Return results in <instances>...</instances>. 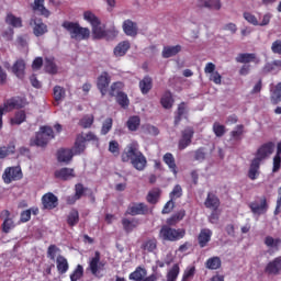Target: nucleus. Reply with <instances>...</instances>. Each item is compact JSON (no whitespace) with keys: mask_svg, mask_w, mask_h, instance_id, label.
Masks as SVG:
<instances>
[{"mask_svg":"<svg viewBox=\"0 0 281 281\" xmlns=\"http://www.w3.org/2000/svg\"><path fill=\"white\" fill-rule=\"evenodd\" d=\"M274 148H276V144H273V142H268L261 145L257 149L255 154V158L250 161V166L247 175L248 179H250L251 181H256V179L260 177V166L262 161L267 159V157H269L270 155H273Z\"/></svg>","mask_w":281,"mask_h":281,"instance_id":"1","label":"nucleus"},{"mask_svg":"<svg viewBox=\"0 0 281 281\" xmlns=\"http://www.w3.org/2000/svg\"><path fill=\"white\" fill-rule=\"evenodd\" d=\"M121 161L123 164H132L135 170L142 171L146 168V156L139 150V144L137 142L130 143L121 155Z\"/></svg>","mask_w":281,"mask_h":281,"instance_id":"2","label":"nucleus"},{"mask_svg":"<svg viewBox=\"0 0 281 281\" xmlns=\"http://www.w3.org/2000/svg\"><path fill=\"white\" fill-rule=\"evenodd\" d=\"M61 27L66 29L75 41H87L91 36V31L88 27L80 26L78 22L65 21Z\"/></svg>","mask_w":281,"mask_h":281,"instance_id":"3","label":"nucleus"},{"mask_svg":"<svg viewBox=\"0 0 281 281\" xmlns=\"http://www.w3.org/2000/svg\"><path fill=\"white\" fill-rule=\"evenodd\" d=\"M122 89H124L122 81L113 82L110 87L109 95L110 98H115L121 109H128L131 106V100H128V94L122 91Z\"/></svg>","mask_w":281,"mask_h":281,"instance_id":"4","label":"nucleus"},{"mask_svg":"<svg viewBox=\"0 0 281 281\" xmlns=\"http://www.w3.org/2000/svg\"><path fill=\"white\" fill-rule=\"evenodd\" d=\"M158 236L160 240L177 243V240L186 238V231L183 228H172V226L166 224L161 226Z\"/></svg>","mask_w":281,"mask_h":281,"instance_id":"5","label":"nucleus"},{"mask_svg":"<svg viewBox=\"0 0 281 281\" xmlns=\"http://www.w3.org/2000/svg\"><path fill=\"white\" fill-rule=\"evenodd\" d=\"M83 19L92 26V36L93 38H106V30H104L100 18L93 14L91 11H86L83 13Z\"/></svg>","mask_w":281,"mask_h":281,"instance_id":"6","label":"nucleus"},{"mask_svg":"<svg viewBox=\"0 0 281 281\" xmlns=\"http://www.w3.org/2000/svg\"><path fill=\"white\" fill-rule=\"evenodd\" d=\"M149 212L148 204L144 202H132L127 205L125 216H146Z\"/></svg>","mask_w":281,"mask_h":281,"instance_id":"7","label":"nucleus"},{"mask_svg":"<svg viewBox=\"0 0 281 281\" xmlns=\"http://www.w3.org/2000/svg\"><path fill=\"white\" fill-rule=\"evenodd\" d=\"M21 179H23L21 167H8L2 173V180L7 186H10L12 181H21Z\"/></svg>","mask_w":281,"mask_h":281,"instance_id":"8","label":"nucleus"},{"mask_svg":"<svg viewBox=\"0 0 281 281\" xmlns=\"http://www.w3.org/2000/svg\"><path fill=\"white\" fill-rule=\"evenodd\" d=\"M109 85H111V76L106 71L101 72L97 79V88L102 98L109 93Z\"/></svg>","mask_w":281,"mask_h":281,"instance_id":"9","label":"nucleus"},{"mask_svg":"<svg viewBox=\"0 0 281 281\" xmlns=\"http://www.w3.org/2000/svg\"><path fill=\"white\" fill-rule=\"evenodd\" d=\"M192 137H194V128L193 127H186L181 132V138L178 142V148L180 150H186L190 144H192Z\"/></svg>","mask_w":281,"mask_h":281,"instance_id":"10","label":"nucleus"},{"mask_svg":"<svg viewBox=\"0 0 281 281\" xmlns=\"http://www.w3.org/2000/svg\"><path fill=\"white\" fill-rule=\"evenodd\" d=\"M0 218L3 221L1 225L3 234H10V231L16 227L14 220L12 218V213H10L8 210L0 212Z\"/></svg>","mask_w":281,"mask_h":281,"instance_id":"11","label":"nucleus"},{"mask_svg":"<svg viewBox=\"0 0 281 281\" xmlns=\"http://www.w3.org/2000/svg\"><path fill=\"white\" fill-rule=\"evenodd\" d=\"M25 106V100L21 97H12L8 99L3 103V111L9 113L10 111H14V109H23Z\"/></svg>","mask_w":281,"mask_h":281,"instance_id":"12","label":"nucleus"},{"mask_svg":"<svg viewBox=\"0 0 281 281\" xmlns=\"http://www.w3.org/2000/svg\"><path fill=\"white\" fill-rule=\"evenodd\" d=\"M30 25H34L33 26V34L34 36H44V34H47L48 30H47V24H45L43 22V19L41 18H32L30 20Z\"/></svg>","mask_w":281,"mask_h":281,"instance_id":"13","label":"nucleus"},{"mask_svg":"<svg viewBox=\"0 0 281 281\" xmlns=\"http://www.w3.org/2000/svg\"><path fill=\"white\" fill-rule=\"evenodd\" d=\"M42 205L43 210H54L58 207V196L54 195V193L48 192L42 196Z\"/></svg>","mask_w":281,"mask_h":281,"instance_id":"14","label":"nucleus"},{"mask_svg":"<svg viewBox=\"0 0 281 281\" xmlns=\"http://www.w3.org/2000/svg\"><path fill=\"white\" fill-rule=\"evenodd\" d=\"M123 32L126 36H131L132 38H135L137 34H139V26L136 24V22H133V20H125L122 25Z\"/></svg>","mask_w":281,"mask_h":281,"instance_id":"15","label":"nucleus"},{"mask_svg":"<svg viewBox=\"0 0 281 281\" xmlns=\"http://www.w3.org/2000/svg\"><path fill=\"white\" fill-rule=\"evenodd\" d=\"M265 273H267V276H280L281 257H277L272 261H269L265 268Z\"/></svg>","mask_w":281,"mask_h":281,"instance_id":"16","label":"nucleus"},{"mask_svg":"<svg viewBox=\"0 0 281 281\" xmlns=\"http://www.w3.org/2000/svg\"><path fill=\"white\" fill-rule=\"evenodd\" d=\"M236 63H240L241 65H249V63H255L258 65L260 63V59L258 58V55L256 53H239L236 58Z\"/></svg>","mask_w":281,"mask_h":281,"instance_id":"17","label":"nucleus"},{"mask_svg":"<svg viewBox=\"0 0 281 281\" xmlns=\"http://www.w3.org/2000/svg\"><path fill=\"white\" fill-rule=\"evenodd\" d=\"M162 161L168 166L170 172H172L173 177L179 175V168L177 167V160L175 159V155L172 153H166L162 156Z\"/></svg>","mask_w":281,"mask_h":281,"instance_id":"18","label":"nucleus"},{"mask_svg":"<svg viewBox=\"0 0 281 281\" xmlns=\"http://www.w3.org/2000/svg\"><path fill=\"white\" fill-rule=\"evenodd\" d=\"M72 155H82L87 150V143H85V134H78L72 147Z\"/></svg>","mask_w":281,"mask_h":281,"instance_id":"19","label":"nucleus"},{"mask_svg":"<svg viewBox=\"0 0 281 281\" xmlns=\"http://www.w3.org/2000/svg\"><path fill=\"white\" fill-rule=\"evenodd\" d=\"M33 12H38L41 16H44L45 19H49L52 15V12L45 8V0H34L32 4Z\"/></svg>","mask_w":281,"mask_h":281,"instance_id":"20","label":"nucleus"},{"mask_svg":"<svg viewBox=\"0 0 281 281\" xmlns=\"http://www.w3.org/2000/svg\"><path fill=\"white\" fill-rule=\"evenodd\" d=\"M131 49V42L128 40L120 42L113 49L116 58H122Z\"/></svg>","mask_w":281,"mask_h":281,"instance_id":"21","label":"nucleus"},{"mask_svg":"<svg viewBox=\"0 0 281 281\" xmlns=\"http://www.w3.org/2000/svg\"><path fill=\"white\" fill-rule=\"evenodd\" d=\"M74 159V150L69 148H60L57 151V161L59 164H69Z\"/></svg>","mask_w":281,"mask_h":281,"instance_id":"22","label":"nucleus"},{"mask_svg":"<svg viewBox=\"0 0 281 281\" xmlns=\"http://www.w3.org/2000/svg\"><path fill=\"white\" fill-rule=\"evenodd\" d=\"M12 74L16 76L20 80H23L25 78V60L24 59H18L12 66Z\"/></svg>","mask_w":281,"mask_h":281,"instance_id":"23","label":"nucleus"},{"mask_svg":"<svg viewBox=\"0 0 281 281\" xmlns=\"http://www.w3.org/2000/svg\"><path fill=\"white\" fill-rule=\"evenodd\" d=\"M252 214H265L267 212L269 205L267 204V198H261L260 203L252 202L249 205Z\"/></svg>","mask_w":281,"mask_h":281,"instance_id":"24","label":"nucleus"},{"mask_svg":"<svg viewBox=\"0 0 281 281\" xmlns=\"http://www.w3.org/2000/svg\"><path fill=\"white\" fill-rule=\"evenodd\" d=\"M55 179H60L61 181H69V179L76 177L74 169L64 167L55 171Z\"/></svg>","mask_w":281,"mask_h":281,"instance_id":"25","label":"nucleus"},{"mask_svg":"<svg viewBox=\"0 0 281 281\" xmlns=\"http://www.w3.org/2000/svg\"><path fill=\"white\" fill-rule=\"evenodd\" d=\"M138 87L140 89V92L143 95H147V93H150V90L153 89V78L150 76H145L138 83Z\"/></svg>","mask_w":281,"mask_h":281,"instance_id":"26","label":"nucleus"},{"mask_svg":"<svg viewBox=\"0 0 281 281\" xmlns=\"http://www.w3.org/2000/svg\"><path fill=\"white\" fill-rule=\"evenodd\" d=\"M146 276H148L146 268L138 266L134 272L130 273L128 278L134 281H146Z\"/></svg>","mask_w":281,"mask_h":281,"instance_id":"27","label":"nucleus"},{"mask_svg":"<svg viewBox=\"0 0 281 281\" xmlns=\"http://www.w3.org/2000/svg\"><path fill=\"white\" fill-rule=\"evenodd\" d=\"M121 223L124 232H126V234H131V232H133V229H135L137 225H139V220L137 218L130 220V218L123 217Z\"/></svg>","mask_w":281,"mask_h":281,"instance_id":"28","label":"nucleus"},{"mask_svg":"<svg viewBox=\"0 0 281 281\" xmlns=\"http://www.w3.org/2000/svg\"><path fill=\"white\" fill-rule=\"evenodd\" d=\"M66 223L68 225V227H76V225H78V223H80V213L78 212V210L72 209L67 217H66Z\"/></svg>","mask_w":281,"mask_h":281,"instance_id":"29","label":"nucleus"},{"mask_svg":"<svg viewBox=\"0 0 281 281\" xmlns=\"http://www.w3.org/2000/svg\"><path fill=\"white\" fill-rule=\"evenodd\" d=\"M57 265V271L60 276H65L67 271H69V262L67 261V258L59 255L56 259Z\"/></svg>","mask_w":281,"mask_h":281,"instance_id":"30","label":"nucleus"},{"mask_svg":"<svg viewBox=\"0 0 281 281\" xmlns=\"http://www.w3.org/2000/svg\"><path fill=\"white\" fill-rule=\"evenodd\" d=\"M89 269L92 276H98V271L100 269V251H95L94 257L90 259Z\"/></svg>","mask_w":281,"mask_h":281,"instance_id":"31","label":"nucleus"},{"mask_svg":"<svg viewBox=\"0 0 281 281\" xmlns=\"http://www.w3.org/2000/svg\"><path fill=\"white\" fill-rule=\"evenodd\" d=\"M160 104L162 106V109H172L173 104H175V99L172 98V92L170 91H166L161 99H160Z\"/></svg>","mask_w":281,"mask_h":281,"instance_id":"32","label":"nucleus"},{"mask_svg":"<svg viewBox=\"0 0 281 281\" xmlns=\"http://www.w3.org/2000/svg\"><path fill=\"white\" fill-rule=\"evenodd\" d=\"M181 52V45L176 46H165L162 49V58H172Z\"/></svg>","mask_w":281,"mask_h":281,"instance_id":"33","label":"nucleus"},{"mask_svg":"<svg viewBox=\"0 0 281 281\" xmlns=\"http://www.w3.org/2000/svg\"><path fill=\"white\" fill-rule=\"evenodd\" d=\"M181 273V267L179 263H175L168 271H167V280L166 281H177L179 274Z\"/></svg>","mask_w":281,"mask_h":281,"instance_id":"34","label":"nucleus"},{"mask_svg":"<svg viewBox=\"0 0 281 281\" xmlns=\"http://www.w3.org/2000/svg\"><path fill=\"white\" fill-rule=\"evenodd\" d=\"M183 218H186V210H180L176 214L167 218V225L175 227V225H177V223H179L180 221H183Z\"/></svg>","mask_w":281,"mask_h":281,"instance_id":"35","label":"nucleus"},{"mask_svg":"<svg viewBox=\"0 0 281 281\" xmlns=\"http://www.w3.org/2000/svg\"><path fill=\"white\" fill-rule=\"evenodd\" d=\"M7 25H11V27H23V20L21 18H16L12 13H8L5 16Z\"/></svg>","mask_w":281,"mask_h":281,"instance_id":"36","label":"nucleus"},{"mask_svg":"<svg viewBox=\"0 0 281 281\" xmlns=\"http://www.w3.org/2000/svg\"><path fill=\"white\" fill-rule=\"evenodd\" d=\"M243 135H245V125H236V127L231 132V139H233V142H240V139H243Z\"/></svg>","mask_w":281,"mask_h":281,"instance_id":"37","label":"nucleus"},{"mask_svg":"<svg viewBox=\"0 0 281 281\" xmlns=\"http://www.w3.org/2000/svg\"><path fill=\"white\" fill-rule=\"evenodd\" d=\"M140 124H142V119H139V116L137 115L130 116L126 122V126L131 132L137 131Z\"/></svg>","mask_w":281,"mask_h":281,"instance_id":"38","label":"nucleus"},{"mask_svg":"<svg viewBox=\"0 0 281 281\" xmlns=\"http://www.w3.org/2000/svg\"><path fill=\"white\" fill-rule=\"evenodd\" d=\"M53 95L56 102L55 104H59L60 102H63V100H65V95H66L65 88L60 86H55L53 89Z\"/></svg>","mask_w":281,"mask_h":281,"instance_id":"39","label":"nucleus"},{"mask_svg":"<svg viewBox=\"0 0 281 281\" xmlns=\"http://www.w3.org/2000/svg\"><path fill=\"white\" fill-rule=\"evenodd\" d=\"M161 196V189L156 188L148 192L147 194V203H150L151 205H156L158 203L159 198Z\"/></svg>","mask_w":281,"mask_h":281,"instance_id":"40","label":"nucleus"},{"mask_svg":"<svg viewBox=\"0 0 281 281\" xmlns=\"http://www.w3.org/2000/svg\"><path fill=\"white\" fill-rule=\"evenodd\" d=\"M15 150L16 146H14L13 143L0 147V159H5V157H10V155H14Z\"/></svg>","mask_w":281,"mask_h":281,"instance_id":"41","label":"nucleus"},{"mask_svg":"<svg viewBox=\"0 0 281 281\" xmlns=\"http://www.w3.org/2000/svg\"><path fill=\"white\" fill-rule=\"evenodd\" d=\"M44 69L46 74L56 75L58 74V67L56 66V63H54V59L52 58H45Z\"/></svg>","mask_w":281,"mask_h":281,"instance_id":"42","label":"nucleus"},{"mask_svg":"<svg viewBox=\"0 0 281 281\" xmlns=\"http://www.w3.org/2000/svg\"><path fill=\"white\" fill-rule=\"evenodd\" d=\"M221 205V200H218V198L216 196H212V221H218V216H221V211L218 210Z\"/></svg>","mask_w":281,"mask_h":281,"instance_id":"43","label":"nucleus"},{"mask_svg":"<svg viewBox=\"0 0 281 281\" xmlns=\"http://www.w3.org/2000/svg\"><path fill=\"white\" fill-rule=\"evenodd\" d=\"M270 100L272 104H280L281 102V82L277 83L274 89L271 91Z\"/></svg>","mask_w":281,"mask_h":281,"instance_id":"44","label":"nucleus"},{"mask_svg":"<svg viewBox=\"0 0 281 281\" xmlns=\"http://www.w3.org/2000/svg\"><path fill=\"white\" fill-rule=\"evenodd\" d=\"M196 276V267L189 266L184 269L181 281H191Z\"/></svg>","mask_w":281,"mask_h":281,"instance_id":"45","label":"nucleus"},{"mask_svg":"<svg viewBox=\"0 0 281 281\" xmlns=\"http://www.w3.org/2000/svg\"><path fill=\"white\" fill-rule=\"evenodd\" d=\"M212 238V236L210 235V231L207 229H202L198 236V240H199V245L200 247H206L209 240Z\"/></svg>","mask_w":281,"mask_h":281,"instance_id":"46","label":"nucleus"},{"mask_svg":"<svg viewBox=\"0 0 281 281\" xmlns=\"http://www.w3.org/2000/svg\"><path fill=\"white\" fill-rule=\"evenodd\" d=\"M93 122H95L93 114H87L80 119L79 126H81V128H91V126H93Z\"/></svg>","mask_w":281,"mask_h":281,"instance_id":"47","label":"nucleus"},{"mask_svg":"<svg viewBox=\"0 0 281 281\" xmlns=\"http://www.w3.org/2000/svg\"><path fill=\"white\" fill-rule=\"evenodd\" d=\"M140 248L143 251L153 252L155 249H157V239H147L142 244Z\"/></svg>","mask_w":281,"mask_h":281,"instance_id":"48","label":"nucleus"},{"mask_svg":"<svg viewBox=\"0 0 281 281\" xmlns=\"http://www.w3.org/2000/svg\"><path fill=\"white\" fill-rule=\"evenodd\" d=\"M183 196V189L181 184H176L172 191L169 193V198L171 201H177V199H181Z\"/></svg>","mask_w":281,"mask_h":281,"instance_id":"49","label":"nucleus"},{"mask_svg":"<svg viewBox=\"0 0 281 281\" xmlns=\"http://www.w3.org/2000/svg\"><path fill=\"white\" fill-rule=\"evenodd\" d=\"M27 115L25 114V111L21 110L18 111L13 119H11V124H16L18 126L23 124L25 122Z\"/></svg>","mask_w":281,"mask_h":281,"instance_id":"50","label":"nucleus"},{"mask_svg":"<svg viewBox=\"0 0 281 281\" xmlns=\"http://www.w3.org/2000/svg\"><path fill=\"white\" fill-rule=\"evenodd\" d=\"M34 144L35 146H41L42 148H45V146L49 144V138L45 137V134L38 132L35 136Z\"/></svg>","mask_w":281,"mask_h":281,"instance_id":"51","label":"nucleus"},{"mask_svg":"<svg viewBox=\"0 0 281 281\" xmlns=\"http://www.w3.org/2000/svg\"><path fill=\"white\" fill-rule=\"evenodd\" d=\"M85 276V268L82 265H78L74 272L70 274V281H78Z\"/></svg>","mask_w":281,"mask_h":281,"instance_id":"52","label":"nucleus"},{"mask_svg":"<svg viewBox=\"0 0 281 281\" xmlns=\"http://www.w3.org/2000/svg\"><path fill=\"white\" fill-rule=\"evenodd\" d=\"M111 128H113V119L108 117L104 120L101 127V135H109L111 133Z\"/></svg>","mask_w":281,"mask_h":281,"instance_id":"53","label":"nucleus"},{"mask_svg":"<svg viewBox=\"0 0 281 281\" xmlns=\"http://www.w3.org/2000/svg\"><path fill=\"white\" fill-rule=\"evenodd\" d=\"M109 151L114 155V157H120V143L117 140H111L109 143Z\"/></svg>","mask_w":281,"mask_h":281,"instance_id":"54","label":"nucleus"},{"mask_svg":"<svg viewBox=\"0 0 281 281\" xmlns=\"http://www.w3.org/2000/svg\"><path fill=\"white\" fill-rule=\"evenodd\" d=\"M60 248H58L56 245H50L47 248V258L49 260H56V254H59Z\"/></svg>","mask_w":281,"mask_h":281,"instance_id":"55","label":"nucleus"},{"mask_svg":"<svg viewBox=\"0 0 281 281\" xmlns=\"http://www.w3.org/2000/svg\"><path fill=\"white\" fill-rule=\"evenodd\" d=\"M243 16L245 21H247V23H250V25H255V26L259 25L258 18H256V15H254L252 13L244 12Z\"/></svg>","mask_w":281,"mask_h":281,"instance_id":"56","label":"nucleus"},{"mask_svg":"<svg viewBox=\"0 0 281 281\" xmlns=\"http://www.w3.org/2000/svg\"><path fill=\"white\" fill-rule=\"evenodd\" d=\"M85 192H87V188H85V184L77 183L75 186V195L77 199H82V196H85Z\"/></svg>","mask_w":281,"mask_h":281,"instance_id":"57","label":"nucleus"},{"mask_svg":"<svg viewBox=\"0 0 281 281\" xmlns=\"http://www.w3.org/2000/svg\"><path fill=\"white\" fill-rule=\"evenodd\" d=\"M213 132L215 133L216 137H223L225 135V125L214 123L213 124Z\"/></svg>","mask_w":281,"mask_h":281,"instance_id":"58","label":"nucleus"},{"mask_svg":"<svg viewBox=\"0 0 281 281\" xmlns=\"http://www.w3.org/2000/svg\"><path fill=\"white\" fill-rule=\"evenodd\" d=\"M206 155L207 154L205 153V148L200 147L194 151V159L195 161H205Z\"/></svg>","mask_w":281,"mask_h":281,"instance_id":"59","label":"nucleus"},{"mask_svg":"<svg viewBox=\"0 0 281 281\" xmlns=\"http://www.w3.org/2000/svg\"><path fill=\"white\" fill-rule=\"evenodd\" d=\"M47 139H54V130L50 126H42L41 132Z\"/></svg>","mask_w":281,"mask_h":281,"instance_id":"60","label":"nucleus"},{"mask_svg":"<svg viewBox=\"0 0 281 281\" xmlns=\"http://www.w3.org/2000/svg\"><path fill=\"white\" fill-rule=\"evenodd\" d=\"M280 243H281V239L280 238H273V237H271V236H267L266 238H265V245L267 246V247H278V245H280Z\"/></svg>","mask_w":281,"mask_h":281,"instance_id":"61","label":"nucleus"},{"mask_svg":"<svg viewBox=\"0 0 281 281\" xmlns=\"http://www.w3.org/2000/svg\"><path fill=\"white\" fill-rule=\"evenodd\" d=\"M172 210H175V201L173 200H169L165 205L164 209L161 211V214H170V212H172Z\"/></svg>","mask_w":281,"mask_h":281,"instance_id":"62","label":"nucleus"},{"mask_svg":"<svg viewBox=\"0 0 281 281\" xmlns=\"http://www.w3.org/2000/svg\"><path fill=\"white\" fill-rule=\"evenodd\" d=\"M271 52L272 54H278L281 56V40H277L271 45Z\"/></svg>","mask_w":281,"mask_h":281,"instance_id":"63","label":"nucleus"},{"mask_svg":"<svg viewBox=\"0 0 281 281\" xmlns=\"http://www.w3.org/2000/svg\"><path fill=\"white\" fill-rule=\"evenodd\" d=\"M280 168H281V156H274L272 172H279Z\"/></svg>","mask_w":281,"mask_h":281,"instance_id":"64","label":"nucleus"}]
</instances>
